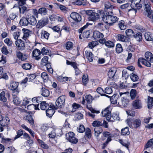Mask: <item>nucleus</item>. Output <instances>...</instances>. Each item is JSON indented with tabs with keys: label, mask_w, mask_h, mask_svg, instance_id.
<instances>
[{
	"label": "nucleus",
	"mask_w": 153,
	"mask_h": 153,
	"mask_svg": "<svg viewBox=\"0 0 153 153\" xmlns=\"http://www.w3.org/2000/svg\"><path fill=\"white\" fill-rule=\"evenodd\" d=\"M112 13V12L107 13L106 15H104L102 18L103 21L108 24L109 26L112 25L118 20V18L116 16L111 15Z\"/></svg>",
	"instance_id": "nucleus-1"
},
{
	"label": "nucleus",
	"mask_w": 153,
	"mask_h": 153,
	"mask_svg": "<svg viewBox=\"0 0 153 153\" xmlns=\"http://www.w3.org/2000/svg\"><path fill=\"white\" fill-rule=\"evenodd\" d=\"M86 14L88 16V19L89 21H95L100 18L98 13H96L94 10H89L85 11Z\"/></svg>",
	"instance_id": "nucleus-2"
},
{
	"label": "nucleus",
	"mask_w": 153,
	"mask_h": 153,
	"mask_svg": "<svg viewBox=\"0 0 153 153\" xmlns=\"http://www.w3.org/2000/svg\"><path fill=\"white\" fill-rule=\"evenodd\" d=\"M126 121L128 126L131 128H137L140 126L141 123V121L139 119L134 120L128 119Z\"/></svg>",
	"instance_id": "nucleus-3"
},
{
	"label": "nucleus",
	"mask_w": 153,
	"mask_h": 153,
	"mask_svg": "<svg viewBox=\"0 0 153 153\" xmlns=\"http://www.w3.org/2000/svg\"><path fill=\"white\" fill-rule=\"evenodd\" d=\"M102 116L106 118L108 122H111L113 120L111 119V109L109 106L107 107L102 112Z\"/></svg>",
	"instance_id": "nucleus-4"
},
{
	"label": "nucleus",
	"mask_w": 153,
	"mask_h": 153,
	"mask_svg": "<svg viewBox=\"0 0 153 153\" xmlns=\"http://www.w3.org/2000/svg\"><path fill=\"white\" fill-rule=\"evenodd\" d=\"M65 97L64 95L61 96L57 99L56 102V109L62 108L65 105Z\"/></svg>",
	"instance_id": "nucleus-5"
},
{
	"label": "nucleus",
	"mask_w": 153,
	"mask_h": 153,
	"mask_svg": "<svg viewBox=\"0 0 153 153\" xmlns=\"http://www.w3.org/2000/svg\"><path fill=\"white\" fill-rule=\"evenodd\" d=\"M67 139L72 143L76 144L78 140L74 137V134L72 132H70L66 134Z\"/></svg>",
	"instance_id": "nucleus-6"
},
{
	"label": "nucleus",
	"mask_w": 153,
	"mask_h": 153,
	"mask_svg": "<svg viewBox=\"0 0 153 153\" xmlns=\"http://www.w3.org/2000/svg\"><path fill=\"white\" fill-rule=\"evenodd\" d=\"M145 10L147 13V16L150 19H153V11L151 10L150 4L148 2H145Z\"/></svg>",
	"instance_id": "nucleus-7"
},
{
	"label": "nucleus",
	"mask_w": 153,
	"mask_h": 153,
	"mask_svg": "<svg viewBox=\"0 0 153 153\" xmlns=\"http://www.w3.org/2000/svg\"><path fill=\"white\" fill-rule=\"evenodd\" d=\"M71 18L74 20L73 23H74L81 21V16L76 12L72 13L70 15Z\"/></svg>",
	"instance_id": "nucleus-8"
},
{
	"label": "nucleus",
	"mask_w": 153,
	"mask_h": 153,
	"mask_svg": "<svg viewBox=\"0 0 153 153\" xmlns=\"http://www.w3.org/2000/svg\"><path fill=\"white\" fill-rule=\"evenodd\" d=\"M48 19L47 18H43L38 21L36 25L37 29H41L48 24Z\"/></svg>",
	"instance_id": "nucleus-9"
},
{
	"label": "nucleus",
	"mask_w": 153,
	"mask_h": 153,
	"mask_svg": "<svg viewBox=\"0 0 153 153\" xmlns=\"http://www.w3.org/2000/svg\"><path fill=\"white\" fill-rule=\"evenodd\" d=\"M15 44L16 48L18 50H22L25 49V42L21 39H17L16 40L15 42Z\"/></svg>",
	"instance_id": "nucleus-10"
},
{
	"label": "nucleus",
	"mask_w": 153,
	"mask_h": 153,
	"mask_svg": "<svg viewBox=\"0 0 153 153\" xmlns=\"http://www.w3.org/2000/svg\"><path fill=\"white\" fill-rule=\"evenodd\" d=\"M140 63L144 65L147 67H150L151 64L149 62H148L146 59L143 58H140L138 59V66L140 68H142V66L140 64Z\"/></svg>",
	"instance_id": "nucleus-11"
},
{
	"label": "nucleus",
	"mask_w": 153,
	"mask_h": 153,
	"mask_svg": "<svg viewBox=\"0 0 153 153\" xmlns=\"http://www.w3.org/2000/svg\"><path fill=\"white\" fill-rule=\"evenodd\" d=\"M127 95H126L121 98V100L118 102L119 105L124 107L127 106L129 102V100L127 98Z\"/></svg>",
	"instance_id": "nucleus-12"
},
{
	"label": "nucleus",
	"mask_w": 153,
	"mask_h": 153,
	"mask_svg": "<svg viewBox=\"0 0 153 153\" xmlns=\"http://www.w3.org/2000/svg\"><path fill=\"white\" fill-rule=\"evenodd\" d=\"M1 118L2 119L0 120V125L2 126H7L10 121L9 118L7 117H2Z\"/></svg>",
	"instance_id": "nucleus-13"
},
{
	"label": "nucleus",
	"mask_w": 153,
	"mask_h": 153,
	"mask_svg": "<svg viewBox=\"0 0 153 153\" xmlns=\"http://www.w3.org/2000/svg\"><path fill=\"white\" fill-rule=\"evenodd\" d=\"M132 106L135 109H140L142 108V103L140 100L137 99L133 101Z\"/></svg>",
	"instance_id": "nucleus-14"
},
{
	"label": "nucleus",
	"mask_w": 153,
	"mask_h": 153,
	"mask_svg": "<svg viewBox=\"0 0 153 153\" xmlns=\"http://www.w3.org/2000/svg\"><path fill=\"white\" fill-rule=\"evenodd\" d=\"M41 51L37 49H34L32 52V56L35 58V59L37 60H39L41 58L40 56L41 54Z\"/></svg>",
	"instance_id": "nucleus-15"
},
{
	"label": "nucleus",
	"mask_w": 153,
	"mask_h": 153,
	"mask_svg": "<svg viewBox=\"0 0 153 153\" xmlns=\"http://www.w3.org/2000/svg\"><path fill=\"white\" fill-rule=\"evenodd\" d=\"M145 59L148 62H153V54L149 52H146L145 54Z\"/></svg>",
	"instance_id": "nucleus-16"
},
{
	"label": "nucleus",
	"mask_w": 153,
	"mask_h": 153,
	"mask_svg": "<svg viewBox=\"0 0 153 153\" xmlns=\"http://www.w3.org/2000/svg\"><path fill=\"white\" fill-rule=\"evenodd\" d=\"M16 55L18 59L22 61H25L27 59V55L25 54H23L20 51L16 52Z\"/></svg>",
	"instance_id": "nucleus-17"
},
{
	"label": "nucleus",
	"mask_w": 153,
	"mask_h": 153,
	"mask_svg": "<svg viewBox=\"0 0 153 153\" xmlns=\"http://www.w3.org/2000/svg\"><path fill=\"white\" fill-rule=\"evenodd\" d=\"M117 38L119 41L127 42L128 44L130 43L129 39L125 36L119 34L117 36Z\"/></svg>",
	"instance_id": "nucleus-18"
},
{
	"label": "nucleus",
	"mask_w": 153,
	"mask_h": 153,
	"mask_svg": "<svg viewBox=\"0 0 153 153\" xmlns=\"http://www.w3.org/2000/svg\"><path fill=\"white\" fill-rule=\"evenodd\" d=\"M22 35H23L22 38L25 40H26L30 35V30L27 29L23 28L21 31Z\"/></svg>",
	"instance_id": "nucleus-19"
},
{
	"label": "nucleus",
	"mask_w": 153,
	"mask_h": 153,
	"mask_svg": "<svg viewBox=\"0 0 153 153\" xmlns=\"http://www.w3.org/2000/svg\"><path fill=\"white\" fill-rule=\"evenodd\" d=\"M103 37V34L98 31L95 30L93 32V37L95 39H99L102 38Z\"/></svg>",
	"instance_id": "nucleus-20"
},
{
	"label": "nucleus",
	"mask_w": 153,
	"mask_h": 153,
	"mask_svg": "<svg viewBox=\"0 0 153 153\" xmlns=\"http://www.w3.org/2000/svg\"><path fill=\"white\" fill-rule=\"evenodd\" d=\"M54 106H51L49 107V108H48L46 111V114L47 116L51 117L52 116L55 112V110L53 109Z\"/></svg>",
	"instance_id": "nucleus-21"
},
{
	"label": "nucleus",
	"mask_w": 153,
	"mask_h": 153,
	"mask_svg": "<svg viewBox=\"0 0 153 153\" xmlns=\"http://www.w3.org/2000/svg\"><path fill=\"white\" fill-rule=\"evenodd\" d=\"M85 54L86 58L90 62L93 61V55L91 51H86L85 52Z\"/></svg>",
	"instance_id": "nucleus-22"
},
{
	"label": "nucleus",
	"mask_w": 153,
	"mask_h": 153,
	"mask_svg": "<svg viewBox=\"0 0 153 153\" xmlns=\"http://www.w3.org/2000/svg\"><path fill=\"white\" fill-rule=\"evenodd\" d=\"M116 71V70L114 68H111L109 70L108 74L109 78H113L114 76Z\"/></svg>",
	"instance_id": "nucleus-23"
},
{
	"label": "nucleus",
	"mask_w": 153,
	"mask_h": 153,
	"mask_svg": "<svg viewBox=\"0 0 153 153\" xmlns=\"http://www.w3.org/2000/svg\"><path fill=\"white\" fill-rule=\"evenodd\" d=\"M19 84L17 82H12L10 85V89L11 90L19 89L18 88Z\"/></svg>",
	"instance_id": "nucleus-24"
},
{
	"label": "nucleus",
	"mask_w": 153,
	"mask_h": 153,
	"mask_svg": "<svg viewBox=\"0 0 153 153\" xmlns=\"http://www.w3.org/2000/svg\"><path fill=\"white\" fill-rule=\"evenodd\" d=\"M103 134L105 137L107 138L106 141L107 142H110L112 140L111 137H113V135L110 132L108 131L103 132Z\"/></svg>",
	"instance_id": "nucleus-25"
},
{
	"label": "nucleus",
	"mask_w": 153,
	"mask_h": 153,
	"mask_svg": "<svg viewBox=\"0 0 153 153\" xmlns=\"http://www.w3.org/2000/svg\"><path fill=\"white\" fill-rule=\"evenodd\" d=\"M24 119L25 120L27 121L31 125H32L34 124V121L32 115L30 114L26 115Z\"/></svg>",
	"instance_id": "nucleus-26"
},
{
	"label": "nucleus",
	"mask_w": 153,
	"mask_h": 153,
	"mask_svg": "<svg viewBox=\"0 0 153 153\" xmlns=\"http://www.w3.org/2000/svg\"><path fill=\"white\" fill-rule=\"evenodd\" d=\"M49 18L51 20H53V19H56L59 22H62L63 21V18L61 16H58L55 15H50Z\"/></svg>",
	"instance_id": "nucleus-27"
},
{
	"label": "nucleus",
	"mask_w": 153,
	"mask_h": 153,
	"mask_svg": "<svg viewBox=\"0 0 153 153\" xmlns=\"http://www.w3.org/2000/svg\"><path fill=\"white\" fill-rule=\"evenodd\" d=\"M50 105L48 103H46L45 101H42L41 102L40 105V108L43 110H45L47 108H49Z\"/></svg>",
	"instance_id": "nucleus-28"
},
{
	"label": "nucleus",
	"mask_w": 153,
	"mask_h": 153,
	"mask_svg": "<svg viewBox=\"0 0 153 153\" xmlns=\"http://www.w3.org/2000/svg\"><path fill=\"white\" fill-rule=\"evenodd\" d=\"M119 97V95L117 94H114L111 97H110V101L112 103L114 104H117V99Z\"/></svg>",
	"instance_id": "nucleus-29"
},
{
	"label": "nucleus",
	"mask_w": 153,
	"mask_h": 153,
	"mask_svg": "<svg viewBox=\"0 0 153 153\" xmlns=\"http://www.w3.org/2000/svg\"><path fill=\"white\" fill-rule=\"evenodd\" d=\"M20 24L23 26H27L29 24L28 19L25 17H23L20 20L19 22Z\"/></svg>",
	"instance_id": "nucleus-30"
},
{
	"label": "nucleus",
	"mask_w": 153,
	"mask_h": 153,
	"mask_svg": "<svg viewBox=\"0 0 153 153\" xmlns=\"http://www.w3.org/2000/svg\"><path fill=\"white\" fill-rule=\"evenodd\" d=\"M38 12L42 16H45L47 14L48 11L46 8L42 7L40 8L39 9Z\"/></svg>",
	"instance_id": "nucleus-31"
},
{
	"label": "nucleus",
	"mask_w": 153,
	"mask_h": 153,
	"mask_svg": "<svg viewBox=\"0 0 153 153\" xmlns=\"http://www.w3.org/2000/svg\"><path fill=\"white\" fill-rule=\"evenodd\" d=\"M29 23L32 25H34L37 23V21L34 16H32L28 18Z\"/></svg>",
	"instance_id": "nucleus-32"
},
{
	"label": "nucleus",
	"mask_w": 153,
	"mask_h": 153,
	"mask_svg": "<svg viewBox=\"0 0 153 153\" xmlns=\"http://www.w3.org/2000/svg\"><path fill=\"white\" fill-rule=\"evenodd\" d=\"M50 34L47 31L44 30H42L41 32V37L42 39H48Z\"/></svg>",
	"instance_id": "nucleus-33"
},
{
	"label": "nucleus",
	"mask_w": 153,
	"mask_h": 153,
	"mask_svg": "<svg viewBox=\"0 0 153 153\" xmlns=\"http://www.w3.org/2000/svg\"><path fill=\"white\" fill-rule=\"evenodd\" d=\"M118 25L120 29L121 30H124L126 28V25L125 22L123 20L120 21L118 23Z\"/></svg>",
	"instance_id": "nucleus-34"
},
{
	"label": "nucleus",
	"mask_w": 153,
	"mask_h": 153,
	"mask_svg": "<svg viewBox=\"0 0 153 153\" xmlns=\"http://www.w3.org/2000/svg\"><path fill=\"white\" fill-rule=\"evenodd\" d=\"M85 137L87 138H90L91 136V131L88 128H87L85 130Z\"/></svg>",
	"instance_id": "nucleus-35"
},
{
	"label": "nucleus",
	"mask_w": 153,
	"mask_h": 153,
	"mask_svg": "<svg viewBox=\"0 0 153 153\" xmlns=\"http://www.w3.org/2000/svg\"><path fill=\"white\" fill-rule=\"evenodd\" d=\"M148 108L149 109H151L153 105V98L148 97Z\"/></svg>",
	"instance_id": "nucleus-36"
},
{
	"label": "nucleus",
	"mask_w": 153,
	"mask_h": 153,
	"mask_svg": "<svg viewBox=\"0 0 153 153\" xmlns=\"http://www.w3.org/2000/svg\"><path fill=\"white\" fill-rule=\"evenodd\" d=\"M133 37L138 41H141L142 39V34L140 32H138L136 34H134Z\"/></svg>",
	"instance_id": "nucleus-37"
},
{
	"label": "nucleus",
	"mask_w": 153,
	"mask_h": 153,
	"mask_svg": "<svg viewBox=\"0 0 153 153\" xmlns=\"http://www.w3.org/2000/svg\"><path fill=\"white\" fill-rule=\"evenodd\" d=\"M131 79L133 82H135L138 80L139 77L137 74L134 73H132L130 75Z\"/></svg>",
	"instance_id": "nucleus-38"
},
{
	"label": "nucleus",
	"mask_w": 153,
	"mask_h": 153,
	"mask_svg": "<svg viewBox=\"0 0 153 153\" xmlns=\"http://www.w3.org/2000/svg\"><path fill=\"white\" fill-rule=\"evenodd\" d=\"M22 67L25 70H30L32 67V65L30 63H25L22 64Z\"/></svg>",
	"instance_id": "nucleus-39"
},
{
	"label": "nucleus",
	"mask_w": 153,
	"mask_h": 153,
	"mask_svg": "<svg viewBox=\"0 0 153 153\" xmlns=\"http://www.w3.org/2000/svg\"><path fill=\"white\" fill-rule=\"evenodd\" d=\"M144 36L146 39L147 41H152L153 40V37L149 32L146 33Z\"/></svg>",
	"instance_id": "nucleus-40"
},
{
	"label": "nucleus",
	"mask_w": 153,
	"mask_h": 153,
	"mask_svg": "<svg viewBox=\"0 0 153 153\" xmlns=\"http://www.w3.org/2000/svg\"><path fill=\"white\" fill-rule=\"evenodd\" d=\"M95 135L97 137L99 136V134L102 133V129L101 127L95 128L94 129Z\"/></svg>",
	"instance_id": "nucleus-41"
},
{
	"label": "nucleus",
	"mask_w": 153,
	"mask_h": 153,
	"mask_svg": "<svg viewBox=\"0 0 153 153\" xmlns=\"http://www.w3.org/2000/svg\"><path fill=\"white\" fill-rule=\"evenodd\" d=\"M97 93L101 94V96H105L108 97H110V96L103 94V93H104V90L101 87L98 88L97 89Z\"/></svg>",
	"instance_id": "nucleus-42"
},
{
	"label": "nucleus",
	"mask_w": 153,
	"mask_h": 153,
	"mask_svg": "<svg viewBox=\"0 0 153 153\" xmlns=\"http://www.w3.org/2000/svg\"><path fill=\"white\" fill-rule=\"evenodd\" d=\"M92 126L95 128L102 126V123L98 120H96L93 121L92 124Z\"/></svg>",
	"instance_id": "nucleus-43"
},
{
	"label": "nucleus",
	"mask_w": 153,
	"mask_h": 153,
	"mask_svg": "<svg viewBox=\"0 0 153 153\" xmlns=\"http://www.w3.org/2000/svg\"><path fill=\"white\" fill-rule=\"evenodd\" d=\"M130 134V132L128 127H126L121 130V134L123 135H128Z\"/></svg>",
	"instance_id": "nucleus-44"
},
{
	"label": "nucleus",
	"mask_w": 153,
	"mask_h": 153,
	"mask_svg": "<svg viewBox=\"0 0 153 153\" xmlns=\"http://www.w3.org/2000/svg\"><path fill=\"white\" fill-rule=\"evenodd\" d=\"M137 91L135 89H132L130 91V95L131 99L133 100L134 99L137 95Z\"/></svg>",
	"instance_id": "nucleus-45"
},
{
	"label": "nucleus",
	"mask_w": 153,
	"mask_h": 153,
	"mask_svg": "<svg viewBox=\"0 0 153 153\" xmlns=\"http://www.w3.org/2000/svg\"><path fill=\"white\" fill-rule=\"evenodd\" d=\"M123 51V49L121 45L120 44H118L117 45L116 48V51L118 53L122 52Z\"/></svg>",
	"instance_id": "nucleus-46"
},
{
	"label": "nucleus",
	"mask_w": 153,
	"mask_h": 153,
	"mask_svg": "<svg viewBox=\"0 0 153 153\" xmlns=\"http://www.w3.org/2000/svg\"><path fill=\"white\" fill-rule=\"evenodd\" d=\"M88 75L87 74H84L82 77V81L83 84L85 85L88 83Z\"/></svg>",
	"instance_id": "nucleus-47"
},
{
	"label": "nucleus",
	"mask_w": 153,
	"mask_h": 153,
	"mask_svg": "<svg viewBox=\"0 0 153 153\" xmlns=\"http://www.w3.org/2000/svg\"><path fill=\"white\" fill-rule=\"evenodd\" d=\"M98 45V42L96 41H93L91 42H90L88 45L89 47L91 48H93L94 47Z\"/></svg>",
	"instance_id": "nucleus-48"
},
{
	"label": "nucleus",
	"mask_w": 153,
	"mask_h": 153,
	"mask_svg": "<svg viewBox=\"0 0 153 153\" xmlns=\"http://www.w3.org/2000/svg\"><path fill=\"white\" fill-rule=\"evenodd\" d=\"M125 33L126 35L128 36H133L134 32L131 29H127L126 30Z\"/></svg>",
	"instance_id": "nucleus-49"
},
{
	"label": "nucleus",
	"mask_w": 153,
	"mask_h": 153,
	"mask_svg": "<svg viewBox=\"0 0 153 153\" xmlns=\"http://www.w3.org/2000/svg\"><path fill=\"white\" fill-rule=\"evenodd\" d=\"M14 38L15 39H17L19 36L22 35L21 31L20 30H18L16 32H14L13 34Z\"/></svg>",
	"instance_id": "nucleus-50"
},
{
	"label": "nucleus",
	"mask_w": 153,
	"mask_h": 153,
	"mask_svg": "<svg viewBox=\"0 0 153 153\" xmlns=\"http://www.w3.org/2000/svg\"><path fill=\"white\" fill-rule=\"evenodd\" d=\"M105 45L108 48H112L114 47V42L111 41H108L105 43Z\"/></svg>",
	"instance_id": "nucleus-51"
},
{
	"label": "nucleus",
	"mask_w": 153,
	"mask_h": 153,
	"mask_svg": "<svg viewBox=\"0 0 153 153\" xmlns=\"http://www.w3.org/2000/svg\"><path fill=\"white\" fill-rule=\"evenodd\" d=\"M5 96V92L4 91H2L1 92V93H0V100L1 101L3 102H5L7 100V99L6 98V97Z\"/></svg>",
	"instance_id": "nucleus-52"
},
{
	"label": "nucleus",
	"mask_w": 153,
	"mask_h": 153,
	"mask_svg": "<svg viewBox=\"0 0 153 153\" xmlns=\"http://www.w3.org/2000/svg\"><path fill=\"white\" fill-rule=\"evenodd\" d=\"M65 46L66 49L67 50H70L72 48L73 43L72 42L68 41L66 43Z\"/></svg>",
	"instance_id": "nucleus-53"
},
{
	"label": "nucleus",
	"mask_w": 153,
	"mask_h": 153,
	"mask_svg": "<svg viewBox=\"0 0 153 153\" xmlns=\"http://www.w3.org/2000/svg\"><path fill=\"white\" fill-rule=\"evenodd\" d=\"M48 56H45L41 60V64L43 65H45L48 63Z\"/></svg>",
	"instance_id": "nucleus-54"
},
{
	"label": "nucleus",
	"mask_w": 153,
	"mask_h": 153,
	"mask_svg": "<svg viewBox=\"0 0 153 153\" xmlns=\"http://www.w3.org/2000/svg\"><path fill=\"white\" fill-rule=\"evenodd\" d=\"M85 100L88 104L91 103L92 101V97L91 95H86L85 96Z\"/></svg>",
	"instance_id": "nucleus-55"
},
{
	"label": "nucleus",
	"mask_w": 153,
	"mask_h": 153,
	"mask_svg": "<svg viewBox=\"0 0 153 153\" xmlns=\"http://www.w3.org/2000/svg\"><path fill=\"white\" fill-rule=\"evenodd\" d=\"M4 42L7 46L10 47L12 46L13 42L10 39L8 38H6L4 40Z\"/></svg>",
	"instance_id": "nucleus-56"
},
{
	"label": "nucleus",
	"mask_w": 153,
	"mask_h": 153,
	"mask_svg": "<svg viewBox=\"0 0 153 153\" xmlns=\"http://www.w3.org/2000/svg\"><path fill=\"white\" fill-rule=\"evenodd\" d=\"M50 93L49 91L46 89L43 90L42 94L45 97H48Z\"/></svg>",
	"instance_id": "nucleus-57"
},
{
	"label": "nucleus",
	"mask_w": 153,
	"mask_h": 153,
	"mask_svg": "<svg viewBox=\"0 0 153 153\" xmlns=\"http://www.w3.org/2000/svg\"><path fill=\"white\" fill-rule=\"evenodd\" d=\"M19 8L20 13L24 14L25 12L27 10V7L23 5L21 6H19Z\"/></svg>",
	"instance_id": "nucleus-58"
},
{
	"label": "nucleus",
	"mask_w": 153,
	"mask_h": 153,
	"mask_svg": "<svg viewBox=\"0 0 153 153\" xmlns=\"http://www.w3.org/2000/svg\"><path fill=\"white\" fill-rule=\"evenodd\" d=\"M130 4L129 3H127L126 4H123L120 6V8L122 10H126L129 7Z\"/></svg>",
	"instance_id": "nucleus-59"
},
{
	"label": "nucleus",
	"mask_w": 153,
	"mask_h": 153,
	"mask_svg": "<svg viewBox=\"0 0 153 153\" xmlns=\"http://www.w3.org/2000/svg\"><path fill=\"white\" fill-rule=\"evenodd\" d=\"M12 96L13 98L17 97V96L20 91L19 89H16L12 90Z\"/></svg>",
	"instance_id": "nucleus-60"
},
{
	"label": "nucleus",
	"mask_w": 153,
	"mask_h": 153,
	"mask_svg": "<svg viewBox=\"0 0 153 153\" xmlns=\"http://www.w3.org/2000/svg\"><path fill=\"white\" fill-rule=\"evenodd\" d=\"M153 145V138L152 139L148 141L145 147L146 148H149Z\"/></svg>",
	"instance_id": "nucleus-61"
},
{
	"label": "nucleus",
	"mask_w": 153,
	"mask_h": 153,
	"mask_svg": "<svg viewBox=\"0 0 153 153\" xmlns=\"http://www.w3.org/2000/svg\"><path fill=\"white\" fill-rule=\"evenodd\" d=\"M39 143L40 144L41 146L43 148L46 149H48V146L42 140H39Z\"/></svg>",
	"instance_id": "nucleus-62"
},
{
	"label": "nucleus",
	"mask_w": 153,
	"mask_h": 153,
	"mask_svg": "<svg viewBox=\"0 0 153 153\" xmlns=\"http://www.w3.org/2000/svg\"><path fill=\"white\" fill-rule=\"evenodd\" d=\"M23 131L21 129L19 130L17 132V135L14 138V140L19 138L20 136L23 135Z\"/></svg>",
	"instance_id": "nucleus-63"
},
{
	"label": "nucleus",
	"mask_w": 153,
	"mask_h": 153,
	"mask_svg": "<svg viewBox=\"0 0 153 153\" xmlns=\"http://www.w3.org/2000/svg\"><path fill=\"white\" fill-rule=\"evenodd\" d=\"M96 27L97 28L100 29V31H103L104 30V27L105 26L103 23H98Z\"/></svg>",
	"instance_id": "nucleus-64"
}]
</instances>
